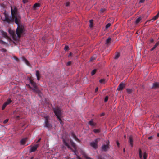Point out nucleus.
I'll use <instances>...</instances> for the list:
<instances>
[{"label":"nucleus","instance_id":"nucleus-21","mask_svg":"<svg viewBox=\"0 0 159 159\" xmlns=\"http://www.w3.org/2000/svg\"><path fill=\"white\" fill-rule=\"evenodd\" d=\"M93 26V21L91 20L89 21V26L90 27H92Z\"/></svg>","mask_w":159,"mask_h":159},{"label":"nucleus","instance_id":"nucleus-9","mask_svg":"<svg viewBox=\"0 0 159 159\" xmlns=\"http://www.w3.org/2000/svg\"><path fill=\"white\" fill-rule=\"evenodd\" d=\"M109 141H108L106 145L102 146V149L103 151H106L109 148Z\"/></svg>","mask_w":159,"mask_h":159},{"label":"nucleus","instance_id":"nucleus-46","mask_svg":"<svg viewBox=\"0 0 159 159\" xmlns=\"http://www.w3.org/2000/svg\"><path fill=\"white\" fill-rule=\"evenodd\" d=\"M66 6H68V5H69V4H68V3H66Z\"/></svg>","mask_w":159,"mask_h":159},{"label":"nucleus","instance_id":"nucleus-19","mask_svg":"<svg viewBox=\"0 0 159 159\" xmlns=\"http://www.w3.org/2000/svg\"><path fill=\"white\" fill-rule=\"evenodd\" d=\"M111 38H108L106 40V44H108L111 41Z\"/></svg>","mask_w":159,"mask_h":159},{"label":"nucleus","instance_id":"nucleus-17","mask_svg":"<svg viewBox=\"0 0 159 159\" xmlns=\"http://www.w3.org/2000/svg\"><path fill=\"white\" fill-rule=\"evenodd\" d=\"M159 87V84L158 83H155L153 84V87L156 88Z\"/></svg>","mask_w":159,"mask_h":159},{"label":"nucleus","instance_id":"nucleus-33","mask_svg":"<svg viewBox=\"0 0 159 159\" xmlns=\"http://www.w3.org/2000/svg\"><path fill=\"white\" fill-rule=\"evenodd\" d=\"M108 96H107L105 97V102H107V101H108Z\"/></svg>","mask_w":159,"mask_h":159},{"label":"nucleus","instance_id":"nucleus-12","mask_svg":"<svg viewBox=\"0 0 159 159\" xmlns=\"http://www.w3.org/2000/svg\"><path fill=\"white\" fill-rule=\"evenodd\" d=\"M27 140V138H25L22 139L20 141V144L21 145H24L25 144L26 141Z\"/></svg>","mask_w":159,"mask_h":159},{"label":"nucleus","instance_id":"nucleus-23","mask_svg":"<svg viewBox=\"0 0 159 159\" xmlns=\"http://www.w3.org/2000/svg\"><path fill=\"white\" fill-rule=\"evenodd\" d=\"M99 82L101 84H104L106 83V81L105 79H101L100 80Z\"/></svg>","mask_w":159,"mask_h":159},{"label":"nucleus","instance_id":"nucleus-27","mask_svg":"<svg viewBox=\"0 0 159 159\" xmlns=\"http://www.w3.org/2000/svg\"><path fill=\"white\" fill-rule=\"evenodd\" d=\"M120 55V53H117L116 54L115 57V58L116 59H117L119 57Z\"/></svg>","mask_w":159,"mask_h":159},{"label":"nucleus","instance_id":"nucleus-1","mask_svg":"<svg viewBox=\"0 0 159 159\" xmlns=\"http://www.w3.org/2000/svg\"><path fill=\"white\" fill-rule=\"evenodd\" d=\"M11 7L12 18L10 19L8 16L4 13V15L5 18L1 17V19L3 21L7 22L15 21L16 23L18 25V27L16 29V33L18 37L19 38L24 33V26L22 25H19L21 17L18 12L17 8L14 6H11Z\"/></svg>","mask_w":159,"mask_h":159},{"label":"nucleus","instance_id":"nucleus-50","mask_svg":"<svg viewBox=\"0 0 159 159\" xmlns=\"http://www.w3.org/2000/svg\"><path fill=\"white\" fill-rule=\"evenodd\" d=\"M27 86H29V87H30V86H29V85H27Z\"/></svg>","mask_w":159,"mask_h":159},{"label":"nucleus","instance_id":"nucleus-15","mask_svg":"<svg viewBox=\"0 0 159 159\" xmlns=\"http://www.w3.org/2000/svg\"><path fill=\"white\" fill-rule=\"evenodd\" d=\"M2 35L4 37L7 38V33L6 32H4L3 31H2L1 32Z\"/></svg>","mask_w":159,"mask_h":159},{"label":"nucleus","instance_id":"nucleus-14","mask_svg":"<svg viewBox=\"0 0 159 159\" xmlns=\"http://www.w3.org/2000/svg\"><path fill=\"white\" fill-rule=\"evenodd\" d=\"M89 124L92 126L93 127L95 126V123L94 122L93 120H91L89 122Z\"/></svg>","mask_w":159,"mask_h":159},{"label":"nucleus","instance_id":"nucleus-42","mask_svg":"<svg viewBox=\"0 0 159 159\" xmlns=\"http://www.w3.org/2000/svg\"><path fill=\"white\" fill-rule=\"evenodd\" d=\"M72 55V53H70L69 55H68V57H70V56H71V55Z\"/></svg>","mask_w":159,"mask_h":159},{"label":"nucleus","instance_id":"nucleus-18","mask_svg":"<svg viewBox=\"0 0 159 159\" xmlns=\"http://www.w3.org/2000/svg\"><path fill=\"white\" fill-rule=\"evenodd\" d=\"M36 75L38 80H39V79L40 74L39 71H37L36 73Z\"/></svg>","mask_w":159,"mask_h":159},{"label":"nucleus","instance_id":"nucleus-3","mask_svg":"<svg viewBox=\"0 0 159 159\" xmlns=\"http://www.w3.org/2000/svg\"><path fill=\"white\" fill-rule=\"evenodd\" d=\"M54 112L57 119L59 120V121L60 122V123L62 124V121L60 119V117L61 113L60 109L58 108H57L54 109Z\"/></svg>","mask_w":159,"mask_h":159},{"label":"nucleus","instance_id":"nucleus-47","mask_svg":"<svg viewBox=\"0 0 159 159\" xmlns=\"http://www.w3.org/2000/svg\"><path fill=\"white\" fill-rule=\"evenodd\" d=\"M151 138H152V137H148V139H151Z\"/></svg>","mask_w":159,"mask_h":159},{"label":"nucleus","instance_id":"nucleus-31","mask_svg":"<svg viewBox=\"0 0 159 159\" xmlns=\"http://www.w3.org/2000/svg\"><path fill=\"white\" fill-rule=\"evenodd\" d=\"M126 90H127V92L128 93H131V91H132L131 89H127Z\"/></svg>","mask_w":159,"mask_h":159},{"label":"nucleus","instance_id":"nucleus-44","mask_svg":"<svg viewBox=\"0 0 159 159\" xmlns=\"http://www.w3.org/2000/svg\"><path fill=\"white\" fill-rule=\"evenodd\" d=\"M77 159H81L79 156H77Z\"/></svg>","mask_w":159,"mask_h":159},{"label":"nucleus","instance_id":"nucleus-35","mask_svg":"<svg viewBox=\"0 0 159 159\" xmlns=\"http://www.w3.org/2000/svg\"><path fill=\"white\" fill-rule=\"evenodd\" d=\"M105 9H102L100 10V12L101 13H102L103 12L105 11Z\"/></svg>","mask_w":159,"mask_h":159},{"label":"nucleus","instance_id":"nucleus-24","mask_svg":"<svg viewBox=\"0 0 159 159\" xmlns=\"http://www.w3.org/2000/svg\"><path fill=\"white\" fill-rule=\"evenodd\" d=\"M23 61L26 63V64L28 65V66H30V64L28 62V61L25 58H23Z\"/></svg>","mask_w":159,"mask_h":159},{"label":"nucleus","instance_id":"nucleus-5","mask_svg":"<svg viewBox=\"0 0 159 159\" xmlns=\"http://www.w3.org/2000/svg\"><path fill=\"white\" fill-rule=\"evenodd\" d=\"M139 155L140 159H142L143 157V159H146L148 156V154L144 151H142L141 149L139 150Z\"/></svg>","mask_w":159,"mask_h":159},{"label":"nucleus","instance_id":"nucleus-37","mask_svg":"<svg viewBox=\"0 0 159 159\" xmlns=\"http://www.w3.org/2000/svg\"><path fill=\"white\" fill-rule=\"evenodd\" d=\"M8 120V119H7L6 120H5L4 121V123H6Z\"/></svg>","mask_w":159,"mask_h":159},{"label":"nucleus","instance_id":"nucleus-36","mask_svg":"<svg viewBox=\"0 0 159 159\" xmlns=\"http://www.w3.org/2000/svg\"><path fill=\"white\" fill-rule=\"evenodd\" d=\"M68 47L67 46H66L64 48V49L65 51L68 50Z\"/></svg>","mask_w":159,"mask_h":159},{"label":"nucleus","instance_id":"nucleus-45","mask_svg":"<svg viewBox=\"0 0 159 159\" xmlns=\"http://www.w3.org/2000/svg\"><path fill=\"white\" fill-rule=\"evenodd\" d=\"M41 140V138H39V140H38V141H37V142H39V141H40Z\"/></svg>","mask_w":159,"mask_h":159},{"label":"nucleus","instance_id":"nucleus-40","mask_svg":"<svg viewBox=\"0 0 159 159\" xmlns=\"http://www.w3.org/2000/svg\"><path fill=\"white\" fill-rule=\"evenodd\" d=\"M98 87H97L95 89V92H97L98 91Z\"/></svg>","mask_w":159,"mask_h":159},{"label":"nucleus","instance_id":"nucleus-30","mask_svg":"<svg viewBox=\"0 0 159 159\" xmlns=\"http://www.w3.org/2000/svg\"><path fill=\"white\" fill-rule=\"evenodd\" d=\"M93 131L95 133H99L100 132V130L99 129H96L94 130Z\"/></svg>","mask_w":159,"mask_h":159},{"label":"nucleus","instance_id":"nucleus-6","mask_svg":"<svg viewBox=\"0 0 159 159\" xmlns=\"http://www.w3.org/2000/svg\"><path fill=\"white\" fill-rule=\"evenodd\" d=\"M99 140L100 139L97 138L93 142L90 143V145L94 148H96L97 147V143Z\"/></svg>","mask_w":159,"mask_h":159},{"label":"nucleus","instance_id":"nucleus-22","mask_svg":"<svg viewBox=\"0 0 159 159\" xmlns=\"http://www.w3.org/2000/svg\"><path fill=\"white\" fill-rule=\"evenodd\" d=\"M71 135L73 138L76 140H79L76 137V136L73 133H72L71 134Z\"/></svg>","mask_w":159,"mask_h":159},{"label":"nucleus","instance_id":"nucleus-11","mask_svg":"<svg viewBox=\"0 0 159 159\" xmlns=\"http://www.w3.org/2000/svg\"><path fill=\"white\" fill-rule=\"evenodd\" d=\"M125 87L124 84L123 83H121L118 86L117 88V90L120 91L122 90Z\"/></svg>","mask_w":159,"mask_h":159},{"label":"nucleus","instance_id":"nucleus-29","mask_svg":"<svg viewBox=\"0 0 159 159\" xmlns=\"http://www.w3.org/2000/svg\"><path fill=\"white\" fill-rule=\"evenodd\" d=\"M111 25V24L110 23H108L107 24L106 26V29L108 28Z\"/></svg>","mask_w":159,"mask_h":159},{"label":"nucleus","instance_id":"nucleus-32","mask_svg":"<svg viewBox=\"0 0 159 159\" xmlns=\"http://www.w3.org/2000/svg\"><path fill=\"white\" fill-rule=\"evenodd\" d=\"M30 1V0H23V2L24 3H25Z\"/></svg>","mask_w":159,"mask_h":159},{"label":"nucleus","instance_id":"nucleus-49","mask_svg":"<svg viewBox=\"0 0 159 159\" xmlns=\"http://www.w3.org/2000/svg\"><path fill=\"white\" fill-rule=\"evenodd\" d=\"M157 136H159V133H158V134H157Z\"/></svg>","mask_w":159,"mask_h":159},{"label":"nucleus","instance_id":"nucleus-10","mask_svg":"<svg viewBox=\"0 0 159 159\" xmlns=\"http://www.w3.org/2000/svg\"><path fill=\"white\" fill-rule=\"evenodd\" d=\"M9 31L10 34L11 36L12 37L13 39L14 40H17V39L14 36V32L11 30H9Z\"/></svg>","mask_w":159,"mask_h":159},{"label":"nucleus","instance_id":"nucleus-4","mask_svg":"<svg viewBox=\"0 0 159 159\" xmlns=\"http://www.w3.org/2000/svg\"><path fill=\"white\" fill-rule=\"evenodd\" d=\"M29 81L31 85V89L34 92H37L38 91V89L36 87V84L34 83L32 80L29 78Z\"/></svg>","mask_w":159,"mask_h":159},{"label":"nucleus","instance_id":"nucleus-8","mask_svg":"<svg viewBox=\"0 0 159 159\" xmlns=\"http://www.w3.org/2000/svg\"><path fill=\"white\" fill-rule=\"evenodd\" d=\"M38 146V145L36 144L34 146L31 147V148L30 149V152H34L37 149Z\"/></svg>","mask_w":159,"mask_h":159},{"label":"nucleus","instance_id":"nucleus-43","mask_svg":"<svg viewBox=\"0 0 159 159\" xmlns=\"http://www.w3.org/2000/svg\"><path fill=\"white\" fill-rule=\"evenodd\" d=\"M95 59V57L93 59V57H92L91 59V60H93L94 59Z\"/></svg>","mask_w":159,"mask_h":159},{"label":"nucleus","instance_id":"nucleus-26","mask_svg":"<svg viewBox=\"0 0 159 159\" xmlns=\"http://www.w3.org/2000/svg\"><path fill=\"white\" fill-rule=\"evenodd\" d=\"M141 20V17H139L136 20V23L137 24Z\"/></svg>","mask_w":159,"mask_h":159},{"label":"nucleus","instance_id":"nucleus-38","mask_svg":"<svg viewBox=\"0 0 159 159\" xmlns=\"http://www.w3.org/2000/svg\"><path fill=\"white\" fill-rule=\"evenodd\" d=\"M14 58L15 59V60H16V61H18L19 60V59H18V58H17L16 57H14Z\"/></svg>","mask_w":159,"mask_h":159},{"label":"nucleus","instance_id":"nucleus-39","mask_svg":"<svg viewBox=\"0 0 159 159\" xmlns=\"http://www.w3.org/2000/svg\"><path fill=\"white\" fill-rule=\"evenodd\" d=\"M71 62L70 61H69V62H68L67 63V66H69V65H70V64H71Z\"/></svg>","mask_w":159,"mask_h":159},{"label":"nucleus","instance_id":"nucleus-48","mask_svg":"<svg viewBox=\"0 0 159 159\" xmlns=\"http://www.w3.org/2000/svg\"><path fill=\"white\" fill-rule=\"evenodd\" d=\"M119 143L117 142V145H118V146H119Z\"/></svg>","mask_w":159,"mask_h":159},{"label":"nucleus","instance_id":"nucleus-2","mask_svg":"<svg viewBox=\"0 0 159 159\" xmlns=\"http://www.w3.org/2000/svg\"><path fill=\"white\" fill-rule=\"evenodd\" d=\"M69 136L68 135L66 136L65 138H63V142L64 144L68 148L72 150V148L74 149L73 150L75 154L76 155V147L75 143L69 140Z\"/></svg>","mask_w":159,"mask_h":159},{"label":"nucleus","instance_id":"nucleus-20","mask_svg":"<svg viewBox=\"0 0 159 159\" xmlns=\"http://www.w3.org/2000/svg\"><path fill=\"white\" fill-rule=\"evenodd\" d=\"M159 17V12L152 18L153 20H155Z\"/></svg>","mask_w":159,"mask_h":159},{"label":"nucleus","instance_id":"nucleus-25","mask_svg":"<svg viewBox=\"0 0 159 159\" xmlns=\"http://www.w3.org/2000/svg\"><path fill=\"white\" fill-rule=\"evenodd\" d=\"M39 6L40 4H39L36 3L34 5L33 7L34 8H35L37 7H39Z\"/></svg>","mask_w":159,"mask_h":159},{"label":"nucleus","instance_id":"nucleus-7","mask_svg":"<svg viewBox=\"0 0 159 159\" xmlns=\"http://www.w3.org/2000/svg\"><path fill=\"white\" fill-rule=\"evenodd\" d=\"M12 102L11 100L10 99H8L7 101L5 102L3 104L2 107V109L4 110L6 107L9 104H10Z\"/></svg>","mask_w":159,"mask_h":159},{"label":"nucleus","instance_id":"nucleus-51","mask_svg":"<svg viewBox=\"0 0 159 159\" xmlns=\"http://www.w3.org/2000/svg\"><path fill=\"white\" fill-rule=\"evenodd\" d=\"M18 117V116H17L16 117H17H17Z\"/></svg>","mask_w":159,"mask_h":159},{"label":"nucleus","instance_id":"nucleus-16","mask_svg":"<svg viewBox=\"0 0 159 159\" xmlns=\"http://www.w3.org/2000/svg\"><path fill=\"white\" fill-rule=\"evenodd\" d=\"M159 45V42H157L154 46L151 48V50L152 51L154 50L158 45Z\"/></svg>","mask_w":159,"mask_h":159},{"label":"nucleus","instance_id":"nucleus-34","mask_svg":"<svg viewBox=\"0 0 159 159\" xmlns=\"http://www.w3.org/2000/svg\"><path fill=\"white\" fill-rule=\"evenodd\" d=\"M45 123H46V126L47 127H48L49 126V124L48 122L47 121H45Z\"/></svg>","mask_w":159,"mask_h":159},{"label":"nucleus","instance_id":"nucleus-28","mask_svg":"<svg viewBox=\"0 0 159 159\" xmlns=\"http://www.w3.org/2000/svg\"><path fill=\"white\" fill-rule=\"evenodd\" d=\"M96 69L93 70L91 72L92 75H93L96 72Z\"/></svg>","mask_w":159,"mask_h":159},{"label":"nucleus","instance_id":"nucleus-41","mask_svg":"<svg viewBox=\"0 0 159 159\" xmlns=\"http://www.w3.org/2000/svg\"><path fill=\"white\" fill-rule=\"evenodd\" d=\"M144 0H140V3H143V2H144Z\"/></svg>","mask_w":159,"mask_h":159},{"label":"nucleus","instance_id":"nucleus-13","mask_svg":"<svg viewBox=\"0 0 159 159\" xmlns=\"http://www.w3.org/2000/svg\"><path fill=\"white\" fill-rule=\"evenodd\" d=\"M129 142L130 145L131 147L133 146V141L132 140V138L131 136H130L129 138Z\"/></svg>","mask_w":159,"mask_h":159}]
</instances>
